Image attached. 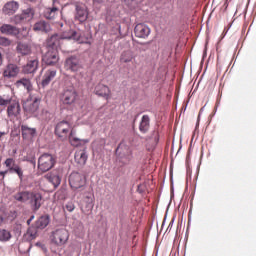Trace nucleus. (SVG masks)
Wrapping results in <instances>:
<instances>
[{"label": "nucleus", "mask_w": 256, "mask_h": 256, "mask_svg": "<svg viewBox=\"0 0 256 256\" xmlns=\"http://www.w3.org/2000/svg\"><path fill=\"white\" fill-rule=\"evenodd\" d=\"M64 67L68 71H72V72H78V71H80L81 68H83V66L80 63V60H79V58H77V56H69V58H67L65 60Z\"/></svg>", "instance_id": "obj_11"}, {"label": "nucleus", "mask_w": 256, "mask_h": 256, "mask_svg": "<svg viewBox=\"0 0 256 256\" xmlns=\"http://www.w3.org/2000/svg\"><path fill=\"white\" fill-rule=\"evenodd\" d=\"M12 238V234L7 229H0V242H9Z\"/></svg>", "instance_id": "obj_36"}, {"label": "nucleus", "mask_w": 256, "mask_h": 256, "mask_svg": "<svg viewBox=\"0 0 256 256\" xmlns=\"http://www.w3.org/2000/svg\"><path fill=\"white\" fill-rule=\"evenodd\" d=\"M34 31L48 33L51 31V26L46 21H38L34 24Z\"/></svg>", "instance_id": "obj_25"}, {"label": "nucleus", "mask_w": 256, "mask_h": 256, "mask_svg": "<svg viewBox=\"0 0 256 256\" xmlns=\"http://www.w3.org/2000/svg\"><path fill=\"white\" fill-rule=\"evenodd\" d=\"M39 67V60L37 58L29 60L23 67L24 73H35Z\"/></svg>", "instance_id": "obj_23"}, {"label": "nucleus", "mask_w": 256, "mask_h": 256, "mask_svg": "<svg viewBox=\"0 0 256 256\" xmlns=\"http://www.w3.org/2000/svg\"><path fill=\"white\" fill-rule=\"evenodd\" d=\"M12 173L18 175V178L22 181L24 179V171L21 166L15 164Z\"/></svg>", "instance_id": "obj_37"}, {"label": "nucleus", "mask_w": 256, "mask_h": 256, "mask_svg": "<svg viewBox=\"0 0 256 256\" xmlns=\"http://www.w3.org/2000/svg\"><path fill=\"white\" fill-rule=\"evenodd\" d=\"M58 12V7H48L47 9H45L44 17L46 19H54Z\"/></svg>", "instance_id": "obj_33"}, {"label": "nucleus", "mask_w": 256, "mask_h": 256, "mask_svg": "<svg viewBox=\"0 0 256 256\" xmlns=\"http://www.w3.org/2000/svg\"><path fill=\"white\" fill-rule=\"evenodd\" d=\"M17 52L22 56H28L32 52V49L27 43H18Z\"/></svg>", "instance_id": "obj_29"}, {"label": "nucleus", "mask_w": 256, "mask_h": 256, "mask_svg": "<svg viewBox=\"0 0 256 256\" xmlns=\"http://www.w3.org/2000/svg\"><path fill=\"white\" fill-rule=\"evenodd\" d=\"M172 223H169V226H171Z\"/></svg>", "instance_id": "obj_53"}, {"label": "nucleus", "mask_w": 256, "mask_h": 256, "mask_svg": "<svg viewBox=\"0 0 256 256\" xmlns=\"http://www.w3.org/2000/svg\"><path fill=\"white\" fill-rule=\"evenodd\" d=\"M88 155L86 150H77L75 153V161L79 165H85L87 163Z\"/></svg>", "instance_id": "obj_26"}, {"label": "nucleus", "mask_w": 256, "mask_h": 256, "mask_svg": "<svg viewBox=\"0 0 256 256\" xmlns=\"http://www.w3.org/2000/svg\"><path fill=\"white\" fill-rule=\"evenodd\" d=\"M93 145L96 146V145H97V142H94Z\"/></svg>", "instance_id": "obj_50"}, {"label": "nucleus", "mask_w": 256, "mask_h": 256, "mask_svg": "<svg viewBox=\"0 0 256 256\" xmlns=\"http://www.w3.org/2000/svg\"><path fill=\"white\" fill-rule=\"evenodd\" d=\"M56 76V70L53 69H49L45 72L42 81H41V86L42 87H46L49 85V83L54 80Z\"/></svg>", "instance_id": "obj_24"}, {"label": "nucleus", "mask_w": 256, "mask_h": 256, "mask_svg": "<svg viewBox=\"0 0 256 256\" xmlns=\"http://www.w3.org/2000/svg\"><path fill=\"white\" fill-rule=\"evenodd\" d=\"M34 15H35V11L31 7H28L26 10L22 11L24 22H27L33 19Z\"/></svg>", "instance_id": "obj_35"}, {"label": "nucleus", "mask_w": 256, "mask_h": 256, "mask_svg": "<svg viewBox=\"0 0 256 256\" xmlns=\"http://www.w3.org/2000/svg\"><path fill=\"white\" fill-rule=\"evenodd\" d=\"M50 223V216L45 214L41 215L36 221H35V226L38 229H44L48 227V224Z\"/></svg>", "instance_id": "obj_27"}, {"label": "nucleus", "mask_w": 256, "mask_h": 256, "mask_svg": "<svg viewBox=\"0 0 256 256\" xmlns=\"http://www.w3.org/2000/svg\"><path fill=\"white\" fill-rule=\"evenodd\" d=\"M23 22H24L23 13L20 15H15L14 18L12 19V23H14V24H21Z\"/></svg>", "instance_id": "obj_40"}, {"label": "nucleus", "mask_w": 256, "mask_h": 256, "mask_svg": "<svg viewBox=\"0 0 256 256\" xmlns=\"http://www.w3.org/2000/svg\"><path fill=\"white\" fill-rule=\"evenodd\" d=\"M70 234L66 228H56L50 234V240L53 245L62 247L69 241Z\"/></svg>", "instance_id": "obj_2"}, {"label": "nucleus", "mask_w": 256, "mask_h": 256, "mask_svg": "<svg viewBox=\"0 0 256 256\" xmlns=\"http://www.w3.org/2000/svg\"><path fill=\"white\" fill-rule=\"evenodd\" d=\"M15 85L17 87H21L23 86L24 88H26V90L28 92L32 91L33 90V84L31 82L30 79H27V78H22V79H19L17 80V82L15 83Z\"/></svg>", "instance_id": "obj_30"}, {"label": "nucleus", "mask_w": 256, "mask_h": 256, "mask_svg": "<svg viewBox=\"0 0 256 256\" xmlns=\"http://www.w3.org/2000/svg\"><path fill=\"white\" fill-rule=\"evenodd\" d=\"M29 195H30L29 190H22V191L19 190L17 193L13 195V199L17 203L26 204V203H29Z\"/></svg>", "instance_id": "obj_16"}, {"label": "nucleus", "mask_w": 256, "mask_h": 256, "mask_svg": "<svg viewBox=\"0 0 256 256\" xmlns=\"http://www.w3.org/2000/svg\"><path fill=\"white\" fill-rule=\"evenodd\" d=\"M151 126V119L148 114H144L141 117V121L139 123V132L141 134H147Z\"/></svg>", "instance_id": "obj_18"}, {"label": "nucleus", "mask_w": 256, "mask_h": 256, "mask_svg": "<svg viewBox=\"0 0 256 256\" xmlns=\"http://www.w3.org/2000/svg\"><path fill=\"white\" fill-rule=\"evenodd\" d=\"M22 136L24 139H32L36 135V128H31L26 125H22Z\"/></svg>", "instance_id": "obj_28"}, {"label": "nucleus", "mask_w": 256, "mask_h": 256, "mask_svg": "<svg viewBox=\"0 0 256 256\" xmlns=\"http://www.w3.org/2000/svg\"><path fill=\"white\" fill-rule=\"evenodd\" d=\"M20 68L17 64H8L3 71V76L6 78H15L19 75Z\"/></svg>", "instance_id": "obj_13"}, {"label": "nucleus", "mask_w": 256, "mask_h": 256, "mask_svg": "<svg viewBox=\"0 0 256 256\" xmlns=\"http://www.w3.org/2000/svg\"><path fill=\"white\" fill-rule=\"evenodd\" d=\"M135 58L133 52H131V50H126L124 52H122L121 56H120V62L121 63H130L133 61V59Z\"/></svg>", "instance_id": "obj_31"}, {"label": "nucleus", "mask_w": 256, "mask_h": 256, "mask_svg": "<svg viewBox=\"0 0 256 256\" xmlns=\"http://www.w3.org/2000/svg\"><path fill=\"white\" fill-rule=\"evenodd\" d=\"M78 93L75 91L74 88L65 89L64 93L62 94L60 101L64 105H73L77 100Z\"/></svg>", "instance_id": "obj_10"}, {"label": "nucleus", "mask_w": 256, "mask_h": 256, "mask_svg": "<svg viewBox=\"0 0 256 256\" xmlns=\"http://www.w3.org/2000/svg\"><path fill=\"white\" fill-rule=\"evenodd\" d=\"M0 106H7V115L14 119L21 114V106L16 99L0 98Z\"/></svg>", "instance_id": "obj_3"}, {"label": "nucleus", "mask_w": 256, "mask_h": 256, "mask_svg": "<svg viewBox=\"0 0 256 256\" xmlns=\"http://www.w3.org/2000/svg\"><path fill=\"white\" fill-rule=\"evenodd\" d=\"M100 144H101L102 146H105V141H104V140H100Z\"/></svg>", "instance_id": "obj_46"}, {"label": "nucleus", "mask_w": 256, "mask_h": 256, "mask_svg": "<svg viewBox=\"0 0 256 256\" xmlns=\"http://www.w3.org/2000/svg\"><path fill=\"white\" fill-rule=\"evenodd\" d=\"M94 208L93 199L90 196H86L84 200L81 201V211L84 214H90Z\"/></svg>", "instance_id": "obj_20"}, {"label": "nucleus", "mask_w": 256, "mask_h": 256, "mask_svg": "<svg viewBox=\"0 0 256 256\" xmlns=\"http://www.w3.org/2000/svg\"><path fill=\"white\" fill-rule=\"evenodd\" d=\"M12 41L9 38H5V36H0V46L9 47L11 46Z\"/></svg>", "instance_id": "obj_39"}, {"label": "nucleus", "mask_w": 256, "mask_h": 256, "mask_svg": "<svg viewBox=\"0 0 256 256\" xmlns=\"http://www.w3.org/2000/svg\"><path fill=\"white\" fill-rule=\"evenodd\" d=\"M32 219L28 220V223L31 222Z\"/></svg>", "instance_id": "obj_52"}, {"label": "nucleus", "mask_w": 256, "mask_h": 256, "mask_svg": "<svg viewBox=\"0 0 256 256\" xmlns=\"http://www.w3.org/2000/svg\"><path fill=\"white\" fill-rule=\"evenodd\" d=\"M56 163L55 157L50 154H42L38 159V170L41 173L51 170Z\"/></svg>", "instance_id": "obj_5"}, {"label": "nucleus", "mask_w": 256, "mask_h": 256, "mask_svg": "<svg viewBox=\"0 0 256 256\" xmlns=\"http://www.w3.org/2000/svg\"><path fill=\"white\" fill-rule=\"evenodd\" d=\"M45 178L48 180L49 183H52L54 188L59 187L61 183V178L59 175L47 174Z\"/></svg>", "instance_id": "obj_32"}, {"label": "nucleus", "mask_w": 256, "mask_h": 256, "mask_svg": "<svg viewBox=\"0 0 256 256\" xmlns=\"http://www.w3.org/2000/svg\"><path fill=\"white\" fill-rule=\"evenodd\" d=\"M30 208L32 211L37 212L43 204V195L37 191H29V200Z\"/></svg>", "instance_id": "obj_6"}, {"label": "nucleus", "mask_w": 256, "mask_h": 256, "mask_svg": "<svg viewBox=\"0 0 256 256\" xmlns=\"http://www.w3.org/2000/svg\"><path fill=\"white\" fill-rule=\"evenodd\" d=\"M2 63H3V58H2V55L0 53V66L2 65Z\"/></svg>", "instance_id": "obj_45"}, {"label": "nucleus", "mask_w": 256, "mask_h": 256, "mask_svg": "<svg viewBox=\"0 0 256 256\" xmlns=\"http://www.w3.org/2000/svg\"><path fill=\"white\" fill-rule=\"evenodd\" d=\"M60 27L63 28V24H60Z\"/></svg>", "instance_id": "obj_51"}, {"label": "nucleus", "mask_w": 256, "mask_h": 256, "mask_svg": "<svg viewBox=\"0 0 256 256\" xmlns=\"http://www.w3.org/2000/svg\"><path fill=\"white\" fill-rule=\"evenodd\" d=\"M95 94L104 97L106 100H109L111 97V91L109 87L102 83L97 84L95 87Z\"/></svg>", "instance_id": "obj_17"}, {"label": "nucleus", "mask_w": 256, "mask_h": 256, "mask_svg": "<svg viewBox=\"0 0 256 256\" xmlns=\"http://www.w3.org/2000/svg\"><path fill=\"white\" fill-rule=\"evenodd\" d=\"M96 1L97 3H102L103 0H94Z\"/></svg>", "instance_id": "obj_48"}, {"label": "nucleus", "mask_w": 256, "mask_h": 256, "mask_svg": "<svg viewBox=\"0 0 256 256\" xmlns=\"http://www.w3.org/2000/svg\"><path fill=\"white\" fill-rule=\"evenodd\" d=\"M137 121V116L134 118V123Z\"/></svg>", "instance_id": "obj_49"}, {"label": "nucleus", "mask_w": 256, "mask_h": 256, "mask_svg": "<svg viewBox=\"0 0 256 256\" xmlns=\"http://www.w3.org/2000/svg\"><path fill=\"white\" fill-rule=\"evenodd\" d=\"M30 1H34V0H30Z\"/></svg>", "instance_id": "obj_54"}, {"label": "nucleus", "mask_w": 256, "mask_h": 256, "mask_svg": "<svg viewBox=\"0 0 256 256\" xmlns=\"http://www.w3.org/2000/svg\"><path fill=\"white\" fill-rule=\"evenodd\" d=\"M152 138H153V145H157L159 143V132L153 131Z\"/></svg>", "instance_id": "obj_42"}, {"label": "nucleus", "mask_w": 256, "mask_h": 256, "mask_svg": "<svg viewBox=\"0 0 256 256\" xmlns=\"http://www.w3.org/2000/svg\"><path fill=\"white\" fill-rule=\"evenodd\" d=\"M65 208L68 212H73L75 211V204L73 203V201H68V203L65 205Z\"/></svg>", "instance_id": "obj_41"}, {"label": "nucleus", "mask_w": 256, "mask_h": 256, "mask_svg": "<svg viewBox=\"0 0 256 256\" xmlns=\"http://www.w3.org/2000/svg\"><path fill=\"white\" fill-rule=\"evenodd\" d=\"M134 34L137 38L146 39L151 34V29L146 24H137L134 28Z\"/></svg>", "instance_id": "obj_12"}, {"label": "nucleus", "mask_w": 256, "mask_h": 256, "mask_svg": "<svg viewBox=\"0 0 256 256\" xmlns=\"http://www.w3.org/2000/svg\"><path fill=\"white\" fill-rule=\"evenodd\" d=\"M68 140H69V143L74 147L82 146L89 143V140H85L75 136L72 128H71Z\"/></svg>", "instance_id": "obj_21"}, {"label": "nucleus", "mask_w": 256, "mask_h": 256, "mask_svg": "<svg viewBox=\"0 0 256 256\" xmlns=\"http://www.w3.org/2000/svg\"><path fill=\"white\" fill-rule=\"evenodd\" d=\"M5 222V218L2 214H0V226H2V224H4Z\"/></svg>", "instance_id": "obj_44"}, {"label": "nucleus", "mask_w": 256, "mask_h": 256, "mask_svg": "<svg viewBox=\"0 0 256 256\" xmlns=\"http://www.w3.org/2000/svg\"><path fill=\"white\" fill-rule=\"evenodd\" d=\"M19 9V4L16 1H9L2 7V12L6 15H13Z\"/></svg>", "instance_id": "obj_19"}, {"label": "nucleus", "mask_w": 256, "mask_h": 256, "mask_svg": "<svg viewBox=\"0 0 256 256\" xmlns=\"http://www.w3.org/2000/svg\"><path fill=\"white\" fill-rule=\"evenodd\" d=\"M25 160L29 161L30 163H36V154L33 150H29L27 155L25 156Z\"/></svg>", "instance_id": "obj_38"}, {"label": "nucleus", "mask_w": 256, "mask_h": 256, "mask_svg": "<svg viewBox=\"0 0 256 256\" xmlns=\"http://www.w3.org/2000/svg\"><path fill=\"white\" fill-rule=\"evenodd\" d=\"M72 126L68 121H60L56 124L55 135L58 136L62 141L69 139L71 134Z\"/></svg>", "instance_id": "obj_4"}, {"label": "nucleus", "mask_w": 256, "mask_h": 256, "mask_svg": "<svg viewBox=\"0 0 256 256\" xmlns=\"http://www.w3.org/2000/svg\"><path fill=\"white\" fill-rule=\"evenodd\" d=\"M5 135V132H0V138Z\"/></svg>", "instance_id": "obj_47"}, {"label": "nucleus", "mask_w": 256, "mask_h": 256, "mask_svg": "<svg viewBox=\"0 0 256 256\" xmlns=\"http://www.w3.org/2000/svg\"><path fill=\"white\" fill-rule=\"evenodd\" d=\"M43 62H45L48 66H55L59 62V52L55 48H49L45 55L42 58Z\"/></svg>", "instance_id": "obj_7"}, {"label": "nucleus", "mask_w": 256, "mask_h": 256, "mask_svg": "<svg viewBox=\"0 0 256 256\" xmlns=\"http://www.w3.org/2000/svg\"><path fill=\"white\" fill-rule=\"evenodd\" d=\"M0 32L5 35H11L13 37H17L20 34V29L17 26H13L11 24H3L0 26Z\"/></svg>", "instance_id": "obj_14"}, {"label": "nucleus", "mask_w": 256, "mask_h": 256, "mask_svg": "<svg viewBox=\"0 0 256 256\" xmlns=\"http://www.w3.org/2000/svg\"><path fill=\"white\" fill-rule=\"evenodd\" d=\"M38 235V228L35 227H30L27 232L25 233V237L27 241H33Z\"/></svg>", "instance_id": "obj_34"}, {"label": "nucleus", "mask_w": 256, "mask_h": 256, "mask_svg": "<svg viewBox=\"0 0 256 256\" xmlns=\"http://www.w3.org/2000/svg\"><path fill=\"white\" fill-rule=\"evenodd\" d=\"M69 184L74 190L81 189L86 184V179L79 172H72L69 176Z\"/></svg>", "instance_id": "obj_8"}, {"label": "nucleus", "mask_w": 256, "mask_h": 256, "mask_svg": "<svg viewBox=\"0 0 256 256\" xmlns=\"http://www.w3.org/2000/svg\"><path fill=\"white\" fill-rule=\"evenodd\" d=\"M75 18L83 23L88 18L87 7L83 4H76V15Z\"/></svg>", "instance_id": "obj_15"}, {"label": "nucleus", "mask_w": 256, "mask_h": 256, "mask_svg": "<svg viewBox=\"0 0 256 256\" xmlns=\"http://www.w3.org/2000/svg\"><path fill=\"white\" fill-rule=\"evenodd\" d=\"M63 39H73L80 44L89 43V38L85 34H79L77 31L71 30L70 27H68V29L63 31L62 34H53L50 36V38L47 40V47L58 50V47H60Z\"/></svg>", "instance_id": "obj_1"}, {"label": "nucleus", "mask_w": 256, "mask_h": 256, "mask_svg": "<svg viewBox=\"0 0 256 256\" xmlns=\"http://www.w3.org/2000/svg\"><path fill=\"white\" fill-rule=\"evenodd\" d=\"M141 1L142 0H125V2L130 5H137V4L141 3Z\"/></svg>", "instance_id": "obj_43"}, {"label": "nucleus", "mask_w": 256, "mask_h": 256, "mask_svg": "<svg viewBox=\"0 0 256 256\" xmlns=\"http://www.w3.org/2000/svg\"><path fill=\"white\" fill-rule=\"evenodd\" d=\"M4 165L6 166L7 170L0 171V177H2V179H5V175L8 174L9 172L13 173V168L16 165V160L13 159L12 157H9L4 161Z\"/></svg>", "instance_id": "obj_22"}, {"label": "nucleus", "mask_w": 256, "mask_h": 256, "mask_svg": "<svg viewBox=\"0 0 256 256\" xmlns=\"http://www.w3.org/2000/svg\"><path fill=\"white\" fill-rule=\"evenodd\" d=\"M40 107V99L34 98V99H27L23 103V109L27 115H33L35 114Z\"/></svg>", "instance_id": "obj_9"}]
</instances>
